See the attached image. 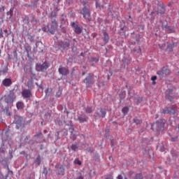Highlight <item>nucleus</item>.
Wrapping results in <instances>:
<instances>
[{"instance_id": "obj_1", "label": "nucleus", "mask_w": 179, "mask_h": 179, "mask_svg": "<svg viewBox=\"0 0 179 179\" xmlns=\"http://www.w3.org/2000/svg\"><path fill=\"white\" fill-rule=\"evenodd\" d=\"M57 26H58V22H57V20H52L50 25H48L43 28V31L46 33L49 32L50 34H54V33H55V30H57Z\"/></svg>"}, {"instance_id": "obj_2", "label": "nucleus", "mask_w": 179, "mask_h": 179, "mask_svg": "<svg viewBox=\"0 0 179 179\" xmlns=\"http://www.w3.org/2000/svg\"><path fill=\"white\" fill-rule=\"evenodd\" d=\"M176 111H177V106L173 105L162 110L161 113L162 114H170V115H174V114H176Z\"/></svg>"}, {"instance_id": "obj_3", "label": "nucleus", "mask_w": 179, "mask_h": 179, "mask_svg": "<svg viewBox=\"0 0 179 179\" xmlns=\"http://www.w3.org/2000/svg\"><path fill=\"white\" fill-rule=\"evenodd\" d=\"M164 124H166V120L161 119L156 122V123H154L152 124L151 129H153L155 127H157V131H163L164 129Z\"/></svg>"}, {"instance_id": "obj_4", "label": "nucleus", "mask_w": 179, "mask_h": 179, "mask_svg": "<svg viewBox=\"0 0 179 179\" xmlns=\"http://www.w3.org/2000/svg\"><path fill=\"white\" fill-rule=\"evenodd\" d=\"M15 99H16V96L13 92L9 93V94L5 96V101L7 104H12L13 101H15Z\"/></svg>"}, {"instance_id": "obj_5", "label": "nucleus", "mask_w": 179, "mask_h": 179, "mask_svg": "<svg viewBox=\"0 0 179 179\" xmlns=\"http://www.w3.org/2000/svg\"><path fill=\"white\" fill-rule=\"evenodd\" d=\"M15 120L14 122L15 124H17L16 128L17 129H19L20 127H24V125L22 123L23 121V118L19 115H15L14 116Z\"/></svg>"}, {"instance_id": "obj_6", "label": "nucleus", "mask_w": 179, "mask_h": 179, "mask_svg": "<svg viewBox=\"0 0 179 179\" xmlns=\"http://www.w3.org/2000/svg\"><path fill=\"white\" fill-rule=\"evenodd\" d=\"M81 15H83V17L85 19H87V20L90 21L92 18H90V10L87 9L86 6H85L82 11L80 12Z\"/></svg>"}, {"instance_id": "obj_7", "label": "nucleus", "mask_w": 179, "mask_h": 179, "mask_svg": "<svg viewBox=\"0 0 179 179\" xmlns=\"http://www.w3.org/2000/svg\"><path fill=\"white\" fill-rule=\"evenodd\" d=\"M170 74V70L162 68L161 70L157 71V75L159 76L160 78H164V76H167V75Z\"/></svg>"}, {"instance_id": "obj_8", "label": "nucleus", "mask_w": 179, "mask_h": 179, "mask_svg": "<svg viewBox=\"0 0 179 179\" xmlns=\"http://www.w3.org/2000/svg\"><path fill=\"white\" fill-rule=\"evenodd\" d=\"M47 68H48V65L47 64L46 62L42 64H37L36 65V69L37 72H44V71H47Z\"/></svg>"}, {"instance_id": "obj_9", "label": "nucleus", "mask_w": 179, "mask_h": 179, "mask_svg": "<svg viewBox=\"0 0 179 179\" xmlns=\"http://www.w3.org/2000/svg\"><path fill=\"white\" fill-rule=\"evenodd\" d=\"M71 27H73L74 31L76 34H80L82 33V27H79L76 22H73L71 23Z\"/></svg>"}, {"instance_id": "obj_10", "label": "nucleus", "mask_w": 179, "mask_h": 179, "mask_svg": "<svg viewBox=\"0 0 179 179\" xmlns=\"http://www.w3.org/2000/svg\"><path fill=\"white\" fill-rule=\"evenodd\" d=\"M22 96L24 99H30L31 97V90H23L22 92Z\"/></svg>"}, {"instance_id": "obj_11", "label": "nucleus", "mask_w": 179, "mask_h": 179, "mask_svg": "<svg viewBox=\"0 0 179 179\" xmlns=\"http://www.w3.org/2000/svg\"><path fill=\"white\" fill-rule=\"evenodd\" d=\"M84 83L87 85V86H90V85H93V82H92V74H89L88 76L85 78Z\"/></svg>"}, {"instance_id": "obj_12", "label": "nucleus", "mask_w": 179, "mask_h": 179, "mask_svg": "<svg viewBox=\"0 0 179 179\" xmlns=\"http://www.w3.org/2000/svg\"><path fill=\"white\" fill-rule=\"evenodd\" d=\"M59 73L64 76H66V75L69 73V70H68V69L66 68L62 67L59 69Z\"/></svg>"}, {"instance_id": "obj_13", "label": "nucleus", "mask_w": 179, "mask_h": 179, "mask_svg": "<svg viewBox=\"0 0 179 179\" xmlns=\"http://www.w3.org/2000/svg\"><path fill=\"white\" fill-rule=\"evenodd\" d=\"M3 85L6 86V87H9V86L12 85V80L10 78H5L3 80Z\"/></svg>"}, {"instance_id": "obj_14", "label": "nucleus", "mask_w": 179, "mask_h": 179, "mask_svg": "<svg viewBox=\"0 0 179 179\" xmlns=\"http://www.w3.org/2000/svg\"><path fill=\"white\" fill-rule=\"evenodd\" d=\"M59 45H60L61 48H68V47H69V45H71V43H69V41H66V42L61 41L59 43Z\"/></svg>"}, {"instance_id": "obj_15", "label": "nucleus", "mask_w": 179, "mask_h": 179, "mask_svg": "<svg viewBox=\"0 0 179 179\" xmlns=\"http://www.w3.org/2000/svg\"><path fill=\"white\" fill-rule=\"evenodd\" d=\"M103 41L105 43H108V40H110V37L108 36V34L107 33V31H106V30H103Z\"/></svg>"}, {"instance_id": "obj_16", "label": "nucleus", "mask_w": 179, "mask_h": 179, "mask_svg": "<svg viewBox=\"0 0 179 179\" xmlns=\"http://www.w3.org/2000/svg\"><path fill=\"white\" fill-rule=\"evenodd\" d=\"M99 111L101 114L96 115L95 117H101L102 118H104L106 114V110H103V108H100Z\"/></svg>"}, {"instance_id": "obj_17", "label": "nucleus", "mask_w": 179, "mask_h": 179, "mask_svg": "<svg viewBox=\"0 0 179 179\" xmlns=\"http://www.w3.org/2000/svg\"><path fill=\"white\" fill-rule=\"evenodd\" d=\"M33 85H34L33 80H30L27 82V86L29 90H31V89H33V87H34Z\"/></svg>"}, {"instance_id": "obj_18", "label": "nucleus", "mask_w": 179, "mask_h": 179, "mask_svg": "<svg viewBox=\"0 0 179 179\" xmlns=\"http://www.w3.org/2000/svg\"><path fill=\"white\" fill-rule=\"evenodd\" d=\"M16 107H17V110H22L24 107V103H23V102H17L16 103Z\"/></svg>"}, {"instance_id": "obj_19", "label": "nucleus", "mask_w": 179, "mask_h": 179, "mask_svg": "<svg viewBox=\"0 0 179 179\" xmlns=\"http://www.w3.org/2000/svg\"><path fill=\"white\" fill-rule=\"evenodd\" d=\"M24 48H25V51L27 52V57H30V51H31V46L27 45V46L24 47Z\"/></svg>"}, {"instance_id": "obj_20", "label": "nucleus", "mask_w": 179, "mask_h": 179, "mask_svg": "<svg viewBox=\"0 0 179 179\" xmlns=\"http://www.w3.org/2000/svg\"><path fill=\"white\" fill-rule=\"evenodd\" d=\"M45 121H51V114L49 113L45 114Z\"/></svg>"}, {"instance_id": "obj_21", "label": "nucleus", "mask_w": 179, "mask_h": 179, "mask_svg": "<svg viewBox=\"0 0 179 179\" xmlns=\"http://www.w3.org/2000/svg\"><path fill=\"white\" fill-rule=\"evenodd\" d=\"M174 43L173 44H169L166 48V51L171 52L173 51V49L174 48Z\"/></svg>"}, {"instance_id": "obj_22", "label": "nucleus", "mask_w": 179, "mask_h": 179, "mask_svg": "<svg viewBox=\"0 0 179 179\" xmlns=\"http://www.w3.org/2000/svg\"><path fill=\"white\" fill-rule=\"evenodd\" d=\"M134 179H143V175L142 173H136L134 176Z\"/></svg>"}, {"instance_id": "obj_23", "label": "nucleus", "mask_w": 179, "mask_h": 179, "mask_svg": "<svg viewBox=\"0 0 179 179\" xmlns=\"http://www.w3.org/2000/svg\"><path fill=\"white\" fill-rule=\"evenodd\" d=\"M78 121H80V122H86L87 121V119H86V116H84V117H82V116H80L78 117Z\"/></svg>"}, {"instance_id": "obj_24", "label": "nucleus", "mask_w": 179, "mask_h": 179, "mask_svg": "<svg viewBox=\"0 0 179 179\" xmlns=\"http://www.w3.org/2000/svg\"><path fill=\"white\" fill-rule=\"evenodd\" d=\"M128 111H129V108L128 107H124L122 110V112L123 114H124V115L128 114Z\"/></svg>"}, {"instance_id": "obj_25", "label": "nucleus", "mask_w": 179, "mask_h": 179, "mask_svg": "<svg viewBox=\"0 0 179 179\" xmlns=\"http://www.w3.org/2000/svg\"><path fill=\"white\" fill-rule=\"evenodd\" d=\"M85 113H87V114H90L91 113H92L93 110L92 109L91 107H87L85 108Z\"/></svg>"}, {"instance_id": "obj_26", "label": "nucleus", "mask_w": 179, "mask_h": 179, "mask_svg": "<svg viewBox=\"0 0 179 179\" xmlns=\"http://www.w3.org/2000/svg\"><path fill=\"white\" fill-rule=\"evenodd\" d=\"M134 122H135L136 125H141V124H142V120L139 119H134Z\"/></svg>"}, {"instance_id": "obj_27", "label": "nucleus", "mask_w": 179, "mask_h": 179, "mask_svg": "<svg viewBox=\"0 0 179 179\" xmlns=\"http://www.w3.org/2000/svg\"><path fill=\"white\" fill-rule=\"evenodd\" d=\"M124 176H125V173L122 172L117 176V179H124Z\"/></svg>"}, {"instance_id": "obj_28", "label": "nucleus", "mask_w": 179, "mask_h": 179, "mask_svg": "<svg viewBox=\"0 0 179 179\" xmlns=\"http://www.w3.org/2000/svg\"><path fill=\"white\" fill-rule=\"evenodd\" d=\"M74 164H78V166H82V162L79 159H76L73 162Z\"/></svg>"}, {"instance_id": "obj_29", "label": "nucleus", "mask_w": 179, "mask_h": 179, "mask_svg": "<svg viewBox=\"0 0 179 179\" xmlns=\"http://www.w3.org/2000/svg\"><path fill=\"white\" fill-rule=\"evenodd\" d=\"M5 73H8V69H4L0 71V75H3Z\"/></svg>"}, {"instance_id": "obj_30", "label": "nucleus", "mask_w": 179, "mask_h": 179, "mask_svg": "<svg viewBox=\"0 0 179 179\" xmlns=\"http://www.w3.org/2000/svg\"><path fill=\"white\" fill-rule=\"evenodd\" d=\"M71 150H74L75 152H76V150H78V145H75V144H73L71 145Z\"/></svg>"}, {"instance_id": "obj_31", "label": "nucleus", "mask_w": 179, "mask_h": 179, "mask_svg": "<svg viewBox=\"0 0 179 179\" xmlns=\"http://www.w3.org/2000/svg\"><path fill=\"white\" fill-rule=\"evenodd\" d=\"M8 108H8L7 109H6V115H8V117H10V116L12 115V113H11L10 112H9Z\"/></svg>"}, {"instance_id": "obj_32", "label": "nucleus", "mask_w": 179, "mask_h": 179, "mask_svg": "<svg viewBox=\"0 0 179 179\" xmlns=\"http://www.w3.org/2000/svg\"><path fill=\"white\" fill-rule=\"evenodd\" d=\"M51 17H57V13L56 12H52L50 14Z\"/></svg>"}, {"instance_id": "obj_33", "label": "nucleus", "mask_w": 179, "mask_h": 179, "mask_svg": "<svg viewBox=\"0 0 179 179\" xmlns=\"http://www.w3.org/2000/svg\"><path fill=\"white\" fill-rule=\"evenodd\" d=\"M36 163H38V166H40V163H41V160H40V156H38L36 161H35Z\"/></svg>"}, {"instance_id": "obj_34", "label": "nucleus", "mask_w": 179, "mask_h": 179, "mask_svg": "<svg viewBox=\"0 0 179 179\" xmlns=\"http://www.w3.org/2000/svg\"><path fill=\"white\" fill-rule=\"evenodd\" d=\"M66 2L69 5H72V3H73V0H66Z\"/></svg>"}, {"instance_id": "obj_35", "label": "nucleus", "mask_w": 179, "mask_h": 179, "mask_svg": "<svg viewBox=\"0 0 179 179\" xmlns=\"http://www.w3.org/2000/svg\"><path fill=\"white\" fill-rule=\"evenodd\" d=\"M3 37V32L2 31L1 28H0V38H2Z\"/></svg>"}, {"instance_id": "obj_36", "label": "nucleus", "mask_w": 179, "mask_h": 179, "mask_svg": "<svg viewBox=\"0 0 179 179\" xmlns=\"http://www.w3.org/2000/svg\"><path fill=\"white\" fill-rule=\"evenodd\" d=\"M62 33H64V34L66 33V28L62 27Z\"/></svg>"}, {"instance_id": "obj_37", "label": "nucleus", "mask_w": 179, "mask_h": 179, "mask_svg": "<svg viewBox=\"0 0 179 179\" xmlns=\"http://www.w3.org/2000/svg\"><path fill=\"white\" fill-rule=\"evenodd\" d=\"M77 179H84V177L82 176V173H79V176L77 178Z\"/></svg>"}, {"instance_id": "obj_38", "label": "nucleus", "mask_w": 179, "mask_h": 179, "mask_svg": "<svg viewBox=\"0 0 179 179\" xmlns=\"http://www.w3.org/2000/svg\"><path fill=\"white\" fill-rule=\"evenodd\" d=\"M106 179H113V178L112 175H108Z\"/></svg>"}, {"instance_id": "obj_39", "label": "nucleus", "mask_w": 179, "mask_h": 179, "mask_svg": "<svg viewBox=\"0 0 179 179\" xmlns=\"http://www.w3.org/2000/svg\"><path fill=\"white\" fill-rule=\"evenodd\" d=\"M166 99H169V100H170V101H171V100H173V97H171L170 95H166Z\"/></svg>"}, {"instance_id": "obj_40", "label": "nucleus", "mask_w": 179, "mask_h": 179, "mask_svg": "<svg viewBox=\"0 0 179 179\" xmlns=\"http://www.w3.org/2000/svg\"><path fill=\"white\" fill-rule=\"evenodd\" d=\"M0 179H5V176L0 172Z\"/></svg>"}, {"instance_id": "obj_41", "label": "nucleus", "mask_w": 179, "mask_h": 179, "mask_svg": "<svg viewBox=\"0 0 179 179\" xmlns=\"http://www.w3.org/2000/svg\"><path fill=\"white\" fill-rule=\"evenodd\" d=\"M156 79H157V77L156 76H152V77L151 78V80H156Z\"/></svg>"}, {"instance_id": "obj_42", "label": "nucleus", "mask_w": 179, "mask_h": 179, "mask_svg": "<svg viewBox=\"0 0 179 179\" xmlns=\"http://www.w3.org/2000/svg\"><path fill=\"white\" fill-rule=\"evenodd\" d=\"M7 16H12V11L7 12Z\"/></svg>"}, {"instance_id": "obj_43", "label": "nucleus", "mask_w": 179, "mask_h": 179, "mask_svg": "<svg viewBox=\"0 0 179 179\" xmlns=\"http://www.w3.org/2000/svg\"><path fill=\"white\" fill-rule=\"evenodd\" d=\"M160 151L161 152H164V147H161V148H160Z\"/></svg>"}, {"instance_id": "obj_44", "label": "nucleus", "mask_w": 179, "mask_h": 179, "mask_svg": "<svg viewBox=\"0 0 179 179\" xmlns=\"http://www.w3.org/2000/svg\"><path fill=\"white\" fill-rule=\"evenodd\" d=\"M3 110V106H1V105H0V113H1V111H2Z\"/></svg>"}, {"instance_id": "obj_45", "label": "nucleus", "mask_w": 179, "mask_h": 179, "mask_svg": "<svg viewBox=\"0 0 179 179\" xmlns=\"http://www.w3.org/2000/svg\"><path fill=\"white\" fill-rule=\"evenodd\" d=\"M13 54H14L15 55H17V52L16 50H14V51H13Z\"/></svg>"}, {"instance_id": "obj_46", "label": "nucleus", "mask_w": 179, "mask_h": 179, "mask_svg": "<svg viewBox=\"0 0 179 179\" xmlns=\"http://www.w3.org/2000/svg\"><path fill=\"white\" fill-rule=\"evenodd\" d=\"M124 179H128V178H127V176L124 174V176H123Z\"/></svg>"}, {"instance_id": "obj_47", "label": "nucleus", "mask_w": 179, "mask_h": 179, "mask_svg": "<svg viewBox=\"0 0 179 179\" xmlns=\"http://www.w3.org/2000/svg\"><path fill=\"white\" fill-rule=\"evenodd\" d=\"M1 10H5V6L1 7Z\"/></svg>"}, {"instance_id": "obj_48", "label": "nucleus", "mask_w": 179, "mask_h": 179, "mask_svg": "<svg viewBox=\"0 0 179 179\" xmlns=\"http://www.w3.org/2000/svg\"><path fill=\"white\" fill-rule=\"evenodd\" d=\"M132 174H134V172L130 171V172H129V175H130V176H132Z\"/></svg>"}, {"instance_id": "obj_49", "label": "nucleus", "mask_w": 179, "mask_h": 179, "mask_svg": "<svg viewBox=\"0 0 179 179\" xmlns=\"http://www.w3.org/2000/svg\"><path fill=\"white\" fill-rule=\"evenodd\" d=\"M111 145H114V140L111 141Z\"/></svg>"}, {"instance_id": "obj_50", "label": "nucleus", "mask_w": 179, "mask_h": 179, "mask_svg": "<svg viewBox=\"0 0 179 179\" xmlns=\"http://www.w3.org/2000/svg\"><path fill=\"white\" fill-rule=\"evenodd\" d=\"M33 39H34V37L31 36V38H30L31 41H33Z\"/></svg>"}, {"instance_id": "obj_51", "label": "nucleus", "mask_w": 179, "mask_h": 179, "mask_svg": "<svg viewBox=\"0 0 179 179\" xmlns=\"http://www.w3.org/2000/svg\"><path fill=\"white\" fill-rule=\"evenodd\" d=\"M4 33H8V29H4Z\"/></svg>"}, {"instance_id": "obj_52", "label": "nucleus", "mask_w": 179, "mask_h": 179, "mask_svg": "<svg viewBox=\"0 0 179 179\" xmlns=\"http://www.w3.org/2000/svg\"><path fill=\"white\" fill-rule=\"evenodd\" d=\"M1 150H3V153L5 152V150H3V148H0V152Z\"/></svg>"}, {"instance_id": "obj_53", "label": "nucleus", "mask_w": 179, "mask_h": 179, "mask_svg": "<svg viewBox=\"0 0 179 179\" xmlns=\"http://www.w3.org/2000/svg\"><path fill=\"white\" fill-rule=\"evenodd\" d=\"M80 55H81L82 57H83L84 53H83V52H81V53H80Z\"/></svg>"}, {"instance_id": "obj_54", "label": "nucleus", "mask_w": 179, "mask_h": 179, "mask_svg": "<svg viewBox=\"0 0 179 179\" xmlns=\"http://www.w3.org/2000/svg\"><path fill=\"white\" fill-rule=\"evenodd\" d=\"M39 87H40L41 89H43V85H39Z\"/></svg>"}, {"instance_id": "obj_55", "label": "nucleus", "mask_w": 179, "mask_h": 179, "mask_svg": "<svg viewBox=\"0 0 179 179\" xmlns=\"http://www.w3.org/2000/svg\"><path fill=\"white\" fill-rule=\"evenodd\" d=\"M172 141L174 142L176 141V139H174V138H172Z\"/></svg>"}, {"instance_id": "obj_56", "label": "nucleus", "mask_w": 179, "mask_h": 179, "mask_svg": "<svg viewBox=\"0 0 179 179\" xmlns=\"http://www.w3.org/2000/svg\"><path fill=\"white\" fill-rule=\"evenodd\" d=\"M29 138L27 137L25 138V141H28Z\"/></svg>"}, {"instance_id": "obj_57", "label": "nucleus", "mask_w": 179, "mask_h": 179, "mask_svg": "<svg viewBox=\"0 0 179 179\" xmlns=\"http://www.w3.org/2000/svg\"><path fill=\"white\" fill-rule=\"evenodd\" d=\"M109 159H110V160H111V159H113V157H110Z\"/></svg>"}, {"instance_id": "obj_58", "label": "nucleus", "mask_w": 179, "mask_h": 179, "mask_svg": "<svg viewBox=\"0 0 179 179\" xmlns=\"http://www.w3.org/2000/svg\"><path fill=\"white\" fill-rule=\"evenodd\" d=\"M86 6V3H84V6Z\"/></svg>"}, {"instance_id": "obj_59", "label": "nucleus", "mask_w": 179, "mask_h": 179, "mask_svg": "<svg viewBox=\"0 0 179 179\" xmlns=\"http://www.w3.org/2000/svg\"><path fill=\"white\" fill-rule=\"evenodd\" d=\"M170 33H173V30H171Z\"/></svg>"}, {"instance_id": "obj_60", "label": "nucleus", "mask_w": 179, "mask_h": 179, "mask_svg": "<svg viewBox=\"0 0 179 179\" xmlns=\"http://www.w3.org/2000/svg\"><path fill=\"white\" fill-rule=\"evenodd\" d=\"M108 79H110V76H108Z\"/></svg>"}, {"instance_id": "obj_61", "label": "nucleus", "mask_w": 179, "mask_h": 179, "mask_svg": "<svg viewBox=\"0 0 179 179\" xmlns=\"http://www.w3.org/2000/svg\"><path fill=\"white\" fill-rule=\"evenodd\" d=\"M94 174H96V172H95V171H94Z\"/></svg>"}, {"instance_id": "obj_62", "label": "nucleus", "mask_w": 179, "mask_h": 179, "mask_svg": "<svg viewBox=\"0 0 179 179\" xmlns=\"http://www.w3.org/2000/svg\"><path fill=\"white\" fill-rule=\"evenodd\" d=\"M71 130L73 131V128H72Z\"/></svg>"}, {"instance_id": "obj_63", "label": "nucleus", "mask_w": 179, "mask_h": 179, "mask_svg": "<svg viewBox=\"0 0 179 179\" xmlns=\"http://www.w3.org/2000/svg\"><path fill=\"white\" fill-rule=\"evenodd\" d=\"M41 125H43V122H41Z\"/></svg>"}, {"instance_id": "obj_64", "label": "nucleus", "mask_w": 179, "mask_h": 179, "mask_svg": "<svg viewBox=\"0 0 179 179\" xmlns=\"http://www.w3.org/2000/svg\"><path fill=\"white\" fill-rule=\"evenodd\" d=\"M83 75H85V73H83Z\"/></svg>"}]
</instances>
